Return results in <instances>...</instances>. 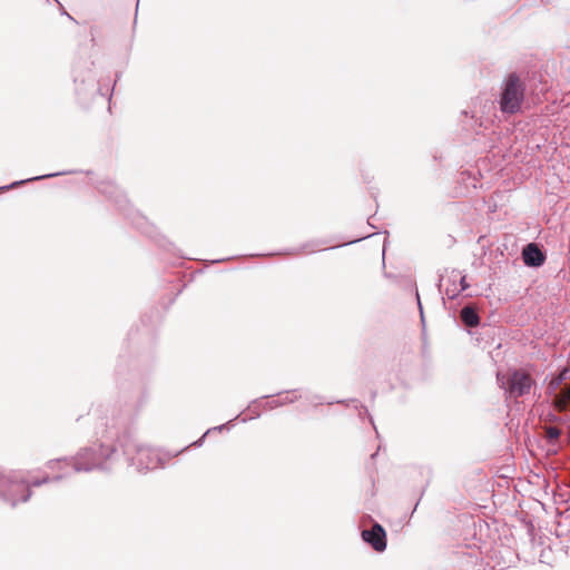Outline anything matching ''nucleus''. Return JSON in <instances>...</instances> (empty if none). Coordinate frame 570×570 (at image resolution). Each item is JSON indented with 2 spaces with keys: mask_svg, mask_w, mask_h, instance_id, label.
<instances>
[{
  "mask_svg": "<svg viewBox=\"0 0 570 570\" xmlns=\"http://www.w3.org/2000/svg\"><path fill=\"white\" fill-rule=\"evenodd\" d=\"M121 451L128 465L138 472L157 469L164 464L163 455L150 446L141 444L134 438L131 431H125L116 442L101 443L98 449H81L73 460V470L77 472H90L92 470H108L118 460Z\"/></svg>",
  "mask_w": 570,
  "mask_h": 570,
  "instance_id": "1",
  "label": "nucleus"
},
{
  "mask_svg": "<svg viewBox=\"0 0 570 570\" xmlns=\"http://www.w3.org/2000/svg\"><path fill=\"white\" fill-rule=\"evenodd\" d=\"M527 81L517 72L508 73L500 86L498 97L499 109L503 115H515L522 111L525 100Z\"/></svg>",
  "mask_w": 570,
  "mask_h": 570,
  "instance_id": "2",
  "label": "nucleus"
},
{
  "mask_svg": "<svg viewBox=\"0 0 570 570\" xmlns=\"http://www.w3.org/2000/svg\"><path fill=\"white\" fill-rule=\"evenodd\" d=\"M497 380L504 389L505 396L515 400L529 394L534 385L532 376L522 370H513L508 374L498 373Z\"/></svg>",
  "mask_w": 570,
  "mask_h": 570,
  "instance_id": "3",
  "label": "nucleus"
},
{
  "mask_svg": "<svg viewBox=\"0 0 570 570\" xmlns=\"http://www.w3.org/2000/svg\"><path fill=\"white\" fill-rule=\"evenodd\" d=\"M31 494L24 481L0 473V504L14 508L19 502H27Z\"/></svg>",
  "mask_w": 570,
  "mask_h": 570,
  "instance_id": "4",
  "label": "nucleus"
},
{
  "mask_svg": "<svg viewBox=\"0 0 570 570\" xmlns=\"http://www.w3.org/2000/svg\"><path fill=\"white\" fill-rule=\"evenodd\" d=\"M76 456L73 458H62V459H56V460H50L47 462V468L50 469L51 471H59V473H57L56 475H53L52 478L46 475L41 479H35L30 482H26V485L28 487V490H30L31 487H40L42 484H46V483H49L51 481L53 482H58L60 480H62L63 478L68 476L70 473H69V470H71L72 472H76L73 470V460H75Z\"/></svg>",
  "mask_w": 570,
  "mask_h": 570,
  "instance_id": "5",
  "label": "nucleus"
},
{
  "mask_svg": "<svg viewBox=\"0 0 570 570\" xmlns=\"http://www.w3.org/2000/svg\"><path fill=\"white\" fill-rule=\"evenodd\" d=\"M362 539L377 552H383L386 549V532L379 523H374L371 529L363 530Z\"/></svg>",
  "mask_w": 570,
  "mask_h": 570,
  "instance_id": "6",
  "label": "nucleus"
},
{
  "mask_svg": "<svg viewBox=\"0 0 570 570\" xmlns=\"http://www.w3.org/2000/svg\"><path fill=\"white\" fill-rule=\"evenodd\" d=\"M522 259L528 267H540L546 262V254L537 243H529L522 249Z\"/></svg>",
  "mask_w": 570,
  "mask_h": 570,
  "instance_id": "7",
  "label": "nucleus"
},
{
  "mask_svg": "<svg viewBox=\"0 0 570 570\" xmlns=\"http://www.w3.org/2000/svg\"><path fill=\"white\" fill-rule=\"evenodd\" d=\"M75 83H76V92L78 96H87L90 92L99 91V88H97L96 83V77L92 73L91 70L87 72V75L83 78H79L78 75L75 76Z\"/></svg>",
  "mask_w": 570,
  "mask_h": 570,
  "instance_id": "8",
  "label": "nucleus"
},
{
  "mask_svg": "<svg viewBox=\"0 0 570 570\" xmlns=\"http://www.w3.org/2000/svg\"><path fill=\"white\" fill-rule=\"evenodd\" d=\"M451 278H453L454 283H458L459 286H454V288L445 287V295L450 299H454L461 292L469 288V284L464 275L461 274L460 271L453 269L451 271Z\"/></svg>",
  "mask_w": 570,
  "mask_h": 570,
  "instance_id": "9",
  "label": "nucleus"
},
{
  "mask_svg": "<svg viewBox=\"0 0 570 570\" xmlns=\"http://www.w3.org/2000/svg\"><path fill=\"white\" fill-rule=\"evenodd\" d=\"M461 321L469 327H475L480 324V316L472 306H464L460 313Z\"/></svg>",
  "mask_w": 570,
  "mask_h": 570,
  "instance_id": "10",
  "label": "nucleus"
},
{
  "mask_svg": "<svg viewBox=\"0 0 570 570\" xmlns=\"http://www.w3.org/2000/svg\"><path fill=\"white\" fill-rule=\"evenodd\" d=\"M71 173H72V171H58V173H51V174L40 175V176H37V177H32V178L23 179V180H20V181H14V183L10 184L9 186H4V187H2L1 189H10V188H13V187H16V186H19V185H22V184H24V183H28V181L41 180V179L51 178V177H57V176L67 175V174H71Z\"/></svg>",
  "mask_w": 570,
  "mask_h": 570,
  "instance_id": "11",
  "label": "nucleus"
},
{
  "mask_svg": "<svg viewBox=\"0 0 570 570\" xmlns=\"http://www.w3.org/2000/svg\"><path fill=\"white\" fill-rule=\"evenodd\" d=\"M544 433L549 442H554L560 438L561 431L556 426H546Z\"/></svg>",
  "mask_w": 570,
  "mask_h": 570,
  "instance_id": "12",
  "label": "nucleus"
},
{
  "mask_svg": "<svg viewBox=\"0 0 570 570\" xmlns=\"http://www.w3.org/2000/svg\"><path fill=\"white\" fill-rule=\"evenodd\" d=\"M297 399V395H295L294 397L289 399L288 395H283V394H277V404H271L269 405V409H275V407H278V406H282V405H285L287 403H292L294 402V400Z\"/></svg>",
  "mask_w": 570,
  "mask_h": 570,
  "instance_id": "13",
  "label": "nucleus"
},
{
  "mask_svg": "<svg viewBox=\"0 0 570 570\" xmlns=\"http://www.w3.org/2000/svg\"><path fill=\"white\" fill-rule=\"evenodd\" d=\"M564 379H566V376H564V374H563V373H562V374H560V375H558V376H556V377H553V379L551 380V382H550V387H551V389H557V387L562 383V381H563Z\"/></svg>",
  "mask_w": 570,
  "mask_h": 570,
  "instance_id": "14",
  "label": "nucleus"
},
{
  "mask_svg": "<svg viewBox=\"0 0 570 570\" xmlns=\"http://www.w3.org/2000/svg\"><path fill=\"white\" fill-rule=\"evenodd\" d=\"M258 404H259V401H254L253 404L249 406V411L253 412L256 416H259V412H258Z\"/></svg>",
  "mask_w": 570,
  "mask_h": 570,
  "instance_id": "15",
  "label": "nucleus"
},
{
  "mask_svg": "<svg viewBox=\"0 0 570 570\" xmlns=\"http://www.w3.org/2000/svg\"><path fill=\"white\" fill-rule=\"evenodd\" d=\"M258 404H259V401H254L253 404L249 406V411L253 412L256 416H259V412H258Z\"/></svg>",
  "mask_w": 570,
  "mask_h": 570,
  "instance_id": "16",
  "label": "nucleus"
},
{
  "mask_svg": "<svg viewBox=\"0 0 570 570\" xmlns=\"http://www.w3.org/2000/svg\"><path fill=\"white\" fill-rule=\"evenodd\" d=\"M562 394H563V397H564V402L566 403H570V386H566L562 390Z\"/></svg>",
  "mask_w": 570,
  "mask_h": 570,
  "instance_id": "17",
  "label": "nucleus"
},
{
  "mask_svg": "<svg viewBox=\"0 0 570 570\" xmlns=\"http://www.w3.org/2000/svg\"><path fill=\"white\" fill-rule=\"evenodd\" d=\"M210 431H212V429L207 430V431L204 433V435H203L199 440H197L196 442H194V443H193V445H195V446H200V445L203 444V442H204L205 436H206Z\"/></svg>",
  "mask_w": 570,
  "mask_h": 570,
  "instance_id": "18",
  "label": "nucleus"
},
{
  "mask_svg": "<svg viewBox=\"0 0 570 570\" xmlns=\"http://www.w3.org/2000/svg\"><path fill=\"white\" fill-rule=\"evenodd\" d=\"M450 288H454V286H459L458 283L453 282V278H451V274L448 276V285Z\"/></svg>",
  "mask_w": 570,
  "mask_h": 570,
  "instance_id": "19",
  "label": "nucleus"
},
{
  "mask_svg": "<svg viewBox=\"0 0 570 570\" xmlns=\"http://www.w3.org/2000/svg\"><path fill=\"white\" fill-rule=\"evenodd\" d=\"M271 404H274V405H275V404H277V397H276V399H273V400H271V401H266V402H265V405H264V406H265V409H266V410H271V409H269V405H271Z\"/></svg>",
  "mask_w": 570,
  "mask_h": 570,
  "instance_id": "20",
  "label": "nucleus"
},
{
  "mask_svg": "<svg viewBox=\"0 0 570 570\" xmlns=\"http://www.w3.org/2000/svg\"><path fill=\"white\" fill-rule=\"evenodd\" d=\"M416 296H419V294H416ZM417 302H419V307H420V312H421V315H422V314H423V312H422V304H421V302H420V297H417Z\"/></svg>",
  "mask_w": 570,
  "mask_h": 570,
  "instance_id": "21",
  "label": "nucleus"
},
{
  "mask_svg": "<svg viewBox=\"0 0 570 570\" xmlns=\"http://www.w3.org/2000/svg\"><path fill=\"white\" fill-rule=\"evenodd\" d=\"M225 426H226L225 424H222L219 426L214 428V430L222 431L223 429H225Z\"/></svg>",
  "mask_w": 570,
  "mask_h": 570,
  "instance_id": "22",
  "label": "nucleus"
},
{
  "mask_svg": "<svg viewBox=\"0 0 570 570\" xmlns=\"http://www.w3.org/2000/svg\"><path fill=\"white\" fill-rule=\"evenodd\" d=\"M62 14H66L69 19H72V17L69 16L65 10L62 11Z\"/></svg>",
  "mask_w": 570,
  "mask_h": 570,
  "instance_id": "23",
  "label": "nucleus"
},
{
  "mask_svg": "<svg viewBox=\"0 0 570 570\" xmlns=\"http://www.w3.org/2000/svg\"><path fill=\"white\" fill-rule=\"evenodd\" d=\"M442 278L440 279V284H439V287L441 288L442 287Z\"/></svg>",
  "mask_w": 570,
  "mask_h": 570,
  "instance_id": "24",
  "label": "nucleus"
}]
</instances>
